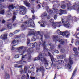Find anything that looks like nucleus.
Masks as SVG:
<instances>
[{
  "label": "nucleus",
  "mask_w": 79,
  "mask_h": 79,
  "mask_svg": "<svg viewBox=\"0 0 79 79\" xmlns=\"http://www.w3.org/2000/svg\"><path fill=\"white\" fill-rule=\"evenodd\" d=\"M30 78L31 79H35V78L34 77H31Z\"/></svg>",
  "instance_id": "obj_60"
},
{
  "label": "nucleus",
  "mask_w": 79,
  "mask_h": 79,
  "mask_svg": "<svg viewBox=\"0 0 79 79\" xmlns=\"http://www.w3.org/2000/svg\"><path fill=\"white\" fill-rule=\"evenodd\" d=\"M68 3H67V10H69L71 9L72 6L70 5H71V2L70 1H68Z\"/></svg>",
  "instance_id": "obj_18"
},
{
  "label": "nucleus",
  "mask_w": 79,
  "mask_h": 79,
  "mask_svg": "<svg viewBox=\"0 0 79 79\" xmlns=\"http://www.w3.org/2000/svg\"><path fill=\"white\" fill-rule=\"evenodd\" d=\"M4 30H5V28H2L1 30V31H3Z\"/></svg>",
  "instance_id": "obj_63"
},
{
  "label": "nucleus",
  "mask_w": 79,
  "mask_h": 79,
  "mask_svg": "<svg viewBox=\"0 0 79 79\" xmlns=\"http://www.w3.org/2000/svg\"><path fill=\"white\" fill-rule=\"evenodd\" d=\"M18 42H16V41L15 40H14L12 42V44H13V46H15L17 45V44H16Z\"/></svg>",
  "instance_id": "obj_25"
},
{
  "label": "nucleus",
  "mask_w": 79,
  "mask_h": 79,
  "mask_svg": "<svg viewBox=\"0 0 79 79\" xmlns=\"http://www.w3.org/2000/svg\"><path fill=\"white\" fill-rule=\"evenodd\" d=\"M41 45H42V43H41V42H40L38 43V47H39V48L40 47V46H41Z\"/></svg>",
  "instance_id": "obj_45"
},
{
  "label": "nucleus",
  "mask_w": 79,
  "mask_h": 79,
  "mask_svg": "<svg viewBox=\"0 0 79 79\" xmlns=\"http://www.w3.org/2000/svg\"><path fill=\"white\" fill-rule=\"evenodd\" d=\"M45 68L46 69H50L52 67V64H49L48 63L45 64Z\"/></svg>",
  "instance_id": "obj_15"
},
{
  "label": "nucleus",
  "mask_w": 79,
  "mask_h": 79,
  "mask_svg": "<svg viewBox=\"0 0 79 79\" xmlns=\"http://www.w3.org/2000/svg\"><path fill=\"white\" fill-rule=\"evenodd\" d=\"M26 78V76L24 75H23L22 77L21 78V79H24Z\"/></svg>",
  "instance_id": "obj_46"
},
{
  "label": "nucleus",
  "mask_w": 79,
  "mask_h": 79,
  "mask_svg": "<svg viewBox=\"0 0 79 79\" xmlns=\"http://www.w3.org/2000/svg\"><path fill=\"white\" fill-rule=\"evenodd\" d=\"M14 66L15 68H18V64H15L14 65Z\"/></svg>",
  "instance_id": "obj_52"
},
{
  "label": "nucleus",
  "mask_w": 79,
  "mask_h": 79,
  "mask_svg": "<svg viewBox=\"0 0 79 79\" xmlns=\"http://www.w3.org/2000/svg\"><path fill=\"white\" fill-rule=\"evenodd\" d=\"M43 7H44V6H45L47 5V3L45 2H43Z\"/></svg>",
  "instance_id": "obj_44"
},
{
  "label": "nucleus",
  "mask_w": 79,
  "mask_h": 79,
  "mask_svg": "<svg viewBox=\"0 0 79 79\" xmlns=\"http://www.w3.org/2000/svg\"><path fill=\"white\" fill-rule=\"evenodd\" d=\"M27 55H28L27 54H26L25 55H24L23 56H22V59H23V58H24L25 56H26Z\"/></svg>",
  "instance_id": "obj_56"
},
{
  "label": "nucleus",
  "mask_w": 79,
  "mask_h": 79,
  "mask_svg": "<svg viewBox=\"0 0 79 79\" xmlns=\"http://www.w3.org/2000/svg\"><path fill=\"white\" fill-rule=\"evenodd\" d=\"M27 69H28V68L27 67L25 66L24 69L25 73H27Z\"/></svg>",
  "instance_id": "obj_34"
},
{
  "label": "nucleus",
  "mask_w": 79,
  "mask_h": 79,
  "mask_svg": "<svg viewBox=\"0 0 79 79\" xmlns=\"http://www.w3.org/2000/svg\"><path fill=\"white\" fill-rule=\"evenodd\" d=\"M68 16L69 18H70L71 17V14H68Z\"/></svg>",
  "instance_id": "obj_57"
},
{
  "label": "nucleus",
  "mask_w": 79,
  "mask_h": 79,
  "mask_svg": "<svg viewBox=\"0 0 79 79\" xmlns=\"http://www.w3.org/2000/svg\"><path fill=\"white\" fill-rule=\"evenodd\" d=\"M14 58H19V54L15 55L14 56Z\"/></svg>",
  "instance_id": "obj_40"
},
{
  "label": "nucleus",
  "mask_w": 79,
  "mask_h": 79,
  "mask_svg": "<svg viewBox=\"0 0 79 79\" xmlns=\"http://www.w3.org/2000/svg\"><path fill=\"white\" fill-rule=\"evenodd\" d=\"M46 42L45 41H44L42 44V45L43 47V50L44 51H47V45L45 44Z\"/></svg>",
  "instance_id": "obj_14"
},
{
  "label": "nucleus",
  "mask_w": 79,
  "mask_h": 79,
  "mask_svg": "<svg viewBox=\"0 0 79 79\" xmlns=\"http://www.w3.org/2000/svg\"><path fill=\"white\" fill-rule=\"evenodd\" d=\"M19 30H17L16 31H15L14 32V34H16L18 33V32H19Z\"/></svg>",
  "instance_id": "obj_41"
},
{
  "label": "nucleus",
  "mask_w": 79,
  "mask_h": 79,
  "mask_svg": "<svg viewBox=\"0 0 79 79\" xmlns=\"http://www.w3.org/2000/svg\"><path fill=\"white\" fill-rule=\"evenodd\" d=\"M19 12L21 15H25L26 14V7L23 6H21L20 7V9L19 10Z\"/></svg>",
  "instance_id": "obj_8"
},
{
  "label": "nucleus",
  "mask_w": 79,
  "mask_h": 79,
  "mask_svg": "<svg viewBox=\"0 0 79 79\" xmlns=\"http://www.w3.org/2000/svg\"><path fill=\"white\" fill-rule=\"evenodd\" d=\"M27 63V62L26 61H24L23 60H21V61L17 62V63L19 64H23V63Z\"/></svg>",
  "instance_id": "obj_17"
},
{
  "label": "nucleus",
  "mask_w": 79,
  "mask_h": 79,
  "mask_svg": "<svg viewBox=\"0 0 79 79\" xmlns=\"http://www.w3.org/2000/svg\"><path fill=\"white\" fill-rule=\"evenodd\" d=\"M8 8L9 10H11V9L12 10H13V9H14V6H13V5H9L8 6Z\"/></svg>",
  "instance_id": "obj_26"
},
{
  "label": "nucleus",
  "mask_w": 79,
  "mask_h": 79,
  "mask_svg": "<svg viewBox=\"0 0 79 79\" xmlns=\"http://www.w3.org/2000/svg\"><path fill=\"white\" fill-rule=\"evenodd\" d=\"M24 4L26 5V6L28 7L29 6V5H30V3H29V2L26 1H24Z\"/></svg>",
  "instance_id": "obj_27"
},
{
  "label": "nucleus",
  "mask_w": 79,
  "mask_h": 79,
  "mask_svg": "<svg viewBox=\"0 0 79 79\" xmlns=\"http://www.w3.org/2000/svg\"><path fill=\"white\" fill-rule=\"evenodd\" d=\"M23 48H24V46H22L18 48H17V49L19 51V53H21V54H20V55H22V56L23 55V54H24V53H25V51L23 50V51H20V50H23Z\"/></svg>",
  "instance_id": "obj_11"
},
{
  "label": "nucleus",
  "mask_w": 79,
  "mask_h": 79,
  "mask_svg": "<svg viewBox=\"0 0 79 79\" xmlns=\"http://www.w3.org/2000/svg\"><path fill=\"white\" fill-rule=\"evenodd\" d=\"M20 72L21 73V74H23L24 73V70H23V69H21L20 70Z\"/></svg>",
  "instance_id": "obj_48"
},
{
  "label": "nucleus",
  "mask_w": 79,
  "mask_h": 79,
  "mask_svg": "<svg viewBox=\"0 0 79 79\" xmlns=\"http://www.w3.org/2000/svg\"><path fill=\"white\" fill-rule=\"evenodd\" d=\"M49 21L52 23V26L54 27V29L56 28V26L58 27H60V26H61V25H60V24H63L64 26L65 27L67 28H69V27L71 26V25H70V23H67L66 21H65L64 19H62V22L60 21L59 23L57 22H56L55 23L53 22V19H52L51 20H49Z\"/></svg>",
  "instance_id": "obj_1"
},
{
  "label": "nucleus",
  "mask_w": 79,
  "mask_h": 79,
  "mask_svg": "<svg viewBox=\"0 0 79 79\" xmlns=\"http://www.w3.org/2000/svg\"><path fill=\"white\" fill-rule=\"evenodd\" d=\"M17 14H18V12L16 11H14L13 12V15H14L13 16L12 20L13 21L15 20L16 19V15H17Z\"/></svg>",
  "instance_id": "obj_16"
},
{
  "label": "nucleus",
  "mask_w": 79,
  "mask_h": 79,
  "mask_svg": "<svg viewBox=\"0 0 79 79\" xmlns=\"http://www.w3.org/2000/svg\"><path fill=\"white\" fill-rule=\"evenodd\" d=\"M7 26L8 29H12V25L11 23H8L7 24Z\"/></svg>",
  "instance_id": "obj_22"
},
{
  "label": "nucleus",
  "mask_w": 79,
  "mask_h": 79,
  "mask_svg": "<svg viewBox=\"0 0 79 79\" xmlns=\"http://www.w3.org/2000/svg\"><path fill=\"white\" fill-rule=\"evenodd\" d=\"M16 38H20L21 37L20 35L17 36L16 37Z\"/></svg>",
  "instance_id": "obj_64"
},
{
  "label": "nucleus",
  "mask_w": 79,
  "mask_h": 79,
  "mask_svg": "<svg viewBox=\"0 0 79 79\" xmlns=\"http://www.w3.org/2000/svg\"><path fill=\"white\" fill-rule=\"evenodd\" d=\"M44 37L46 39H48V38H50V36L47 35H44Z\"/></svg>",
  "instance_id": "obj_42"
},
{
  "label": "nucleus",
  "mask_w": 79,
  "mask_h": 79,
  "mask_svg": "<svg viewBox=\"0 0 79 79\" xmlns=\"http://www.w3.org/2000/svg\"><path fill=\"white\" fill-rule=\"evenodd\" d=\"M6 15L7 16H11V12H10V11H7L6 12Z\"/></svg>",
  "instance_id": "obj_28"
},
{
  "label": "nucleus",
  "mask_w": 79,
  "mask_h": 79,
  "mask_svg": "<svg viewBox=\"0 0 79 79\" xmlns=\"http://www.w3.org/2000/svg\"><path fill=\"white\" fill-rule=\"evenodd\" d=\"M4 2V0H0V3H1V2ZM5 8V7L3 6H2V5H1L0 4V10H2L3 8Z\"/></svg>",
  "instance_id": "obj_23"
},
{
  "label": "nucleus",
  "mask_w": 79,
  "mask_h": 79,
  "mask_svg": "<svg viewBox=\"0 0 79 79\" xmlns=\"http://www.w3.org/2000/svg\"><path fill=\"white\" fill-rule=\"evenodd\" d=\"M30 46H32L31 48L34 47V43H30Z\"/></svg>",
  "instance_id": "obj_50"
},
{
  "label": "nucleus",
  "mask_w": 79,
  "mask_h": 79,
  "mask_svg": "<svg viewBox=\"0 0 79 79\" xmlns=\"http://www.w3.org/2000/svg\"><path fill=\"white\" fill-rule=\"evenodd\" d=\"M54 19H57V15H55L54 17Z\"/></svg>",
  "instance_id": "obj_51"
},
{
  "label": "nucleus",
  "mask_w": 79,
  "mask_h": 79,
  "mask_svg": "<svg viewBox=\"0 0 79 79\" xmlns=\"http://www.w3.org/2000/svg\"><path fill=\"white\" fill-rule=\"evenodd\" d=\"M56 32H57V34H59V35H63V36L64 35V36L67 37H68L69 36V33H68L67 31H66L65 32H61L60 30H57Z\"/></svg>",
  "instance_id": "obj_6"
},
{
  "label": "nucleus",
  "mask_w": 79,
  "mask_h": 79,
  "mask_svg": "<svg viewBox=\"0 0 79 79\" xmlns=\"http://www.w3.org/2000/svg\"><path fill=\"white\" fill-rule=\"evenodd\" d=\"M56 62H57L59 64H61L62 63H63V61L61 60H56Z\"/></svg>",
  "instance_id": "obj_33"
},
{
  "label": "nucleus",
  "mask_w": 79,
  "mask_h": 79,
  "mask_svg": "<svg viewBox=\"0 0 79 79\" xmlns=\"http://www.w3.org/2000/svg\"><path fill=\"white\" fill-rule=\"evenodd\" d=\"M69 63H68L67 66L69 69H71V65H72V64L74 63V62L71 59V57H69Z\"/></svg>",
  "instance_id": "obj_10"
},
{
  "label": "nucleus",
  "mask_w": 79,
  "mask_h": 79,
  "mask_svg": "<svg viewBox=\"0 0 79 79\" xmlns=\"http://www.w3.org/2000/svg\"><path fill=\"white\" fill-rule=\"evenodd\" d=\"M54 52L56 53H59V51H58V50H55Z\"/></svg>",
  "instance_id": "obj_54"
},
{
  "label": "nucleus",
  "mask_w": 79,
  "mask_h": 79,
  "mask_svg": "<svg viewBox=\"0 0 79 79\" xmlns=\"http://www.w3.org/2000/svg\"><path fill=\"white\" fill-rule=\"evenodd\" d=\"M71 43H72V44H73V43H74V39L72 38Z\"/></svg>",
  "instance_id": "obj_55"
},
{
  "label": "nucleus",
  "mask_w": 79,
  "mask_h": 79,
  "mask_svg": "<svg viewBox=\"0 0 79 79\" xmlns=\"http://www.w3.org/2000/svg\"><path fill=\"white\" fill-rule=\"evenodd\" d=\"M73 50L74 52H76L77 51V48H73Z\"/></svg>",
  "instance_id": "obj_53"
},
{
  "label": "nucleus",
  "mask_w": 79,
  "mask_h": 79,
  "mask_svg": "<svg viewBox=\"0 0 79 79\" xmlns=\"http://www.w3.org/2000/svg\"><path fill=\"white\" fill-rule=\"evenodd\" d=\"M31 12L32 13H33L34 14V12H35V11H34V10H31Z\"/></svg>",
  "instance_id": "obj_62"
},
{
  "label": "nucleus",
  "mask_w": 79,
  "mask_h": 79,
  "mask_svg": "<svg viewBox=\"0 0 79 79\" xmlns=\"http://www.w3.org/2000/svg\"><path fill=\"white\" fill-rule=\"evenodd\" d=\"M37 47V43L36 42L34 43L33 47Z\"/></svg>",
  "instance_id": "obj_43"
},
{
  "label": "nucleus",
  "mask_w": 79,
  "mask_h": 79,
  "mask_svg": "<svg viewBox=\"0 0 79 79\" xmlns=\"http://www.w3.org/2000/svg\"><path fill=\"white\" fill-rule=\"evenodd\" d=\"M48 13V14H49V15H52V13H53V10L49 9V11H47Z\"/></svg>",
  "instance_id": "obj_30"
},
{
  "label": "nucleus",
  "mask_w": 79,
  "mask_h": 79,
  "mask_svg": "<svg viewBox=\"0 0 79 79\" xmlns=\"http://www.w3.org/2000/svg\"><path fill=\"white\" fill-rule=\"evenodd\" d=\"M35 18V15H33L32 16V19H34Z\"/></svg>",
  "instance_id": "obj_61"
},
{
  "label": "nucleus",
  "mask_w": 79,
  "mask_h": 79,
  "mask_svg": "<svg viewBox=\"0 0 79 79\" xmlns=\"http://www.w3.org/2000/svg\"><path fill=\"white\" fill-rule=\"evenodd\" d=\"M47 45L50 47L49 49L50 50H53V49H54L55 47V46H54V45L52 43L48 44H47Z\"/></svg>",
  "instance_id": "obj_13"
},
{
  "label": "nucleus",
  "mask_w": 79,
  "mask_h": 79,
  "mask_svg": "<svg viewBox=\"0 0 79 79\" xmlns=\"http://www.w3.org/2000/svg\"><path fill=\"white\" fill-rule=\"evenodd\" d=\"M5 13V10H1L0 11V14H2V15H3Z\"/></svg>",
  "instance_id": "obj_36"
},
{
  "label": "nucleus",
  "mask_w": 79,
  "mask_h": 79,
  "mask_svg": "<svg viewBox=\"0 0 79 79\" xmlns=\"http://www.w3.org/2000/svg\"><path fill=\"white\" fill-rule=\"evenodd\" d=\"M10 79V75L7 73H6V79Z\"/></svg>",
  "instance_id": "obj_31"
},
{
  "label": "nucleus",
  "mask_w": 79,
  "mask_h": 79,
  "mask_svg": "<svg viewBox=\"0 0 79 79\" xmlns=\"http://www.w3.org/2000/svg\"><path fill=\"white\" fill-rule=\"evenodd\" d=\"M65 51V50L64 49H62L60 50V52L61 53H64Z\"/></svg>",
  "instance_id": "obj_47"
},
{
  "label": "nucleus",
  "mask_w": 79,
  "mask_h": 79,
  "mask_svg": "<svg viewBox=\"0 0 79 79\" xmlns=\"http://www.w3.org/2000/svg\"><path fill=\"white\" fill-rule=\"evenodd\" d=\"M43 56L42 55V54L41 53H40L38 56V57H36L34 60V61H37L38 60H40V61H41V63L43 62V60L42 59V58H43Z\"/></svg>",
  "instance_id": "obj_9"
},
{
  "label": "nucleus",
  "mask_w": 79,
  "mask_h": 79,
  "mask_svg": "<svg viewBox=\"0 0 79 79\" xmlns=\"http://www.w3.org/2000/svg\"><path fill=\"white\" fill-rule=\"evenodd\" d=\"M47 16V14L46 12H45L43 13V14L41 15V17L42 18H43V16Z\"/></svg>",
  "instance_id": "obj_32"
},
{
  "label": "nucleus",
  "mask_w": 79,
  "mask_h": 79,
  "mask_svg": "<svg viewBox=\"0 0 79 79\" xmlns=\"http://www.w3.org/2000/svg\"><path fill=\"white\" fill-rule=\"evenodd\" d=\"M54 11L55 13H56V14H59L60 15H62V14H67V11L66 10H64L60 9L59 10L57 9L54 8Z\"/></svg>",
  "instance_id": "obj_5"
},
{
  "label": "nucleus",
  "mask_w": 79,
  "mask_h": 79,
  "mask_svg": "<svg viewBox=\"0 0 79 79\" xmlns=\"http://www.w3.org/2000/svg\"><path fill=\"white\" fill-rule=\"evenodd\" d=\"M43 61L44 64L45 65L48 63V61H47V60L46 58H43Z\"/></svg>",
  "instance_id": "obj_20"
},
{
  "label": "nucleus",
  "mask_w": 79,
  "mask_h": 79,
  "mask_svg": "<svg viewBox=\"0 0 79 79\" xmlns=\"http://www.w3.org/2000/svg\"><path fill=\"white\" fill-rule=\"evenodd\" d=\"M66 7V5L63 4L61 6V8L62 9H64Z\"/></svg>",
  "instance_id": "obj_38"
},
{
  "label": "nucleus",
  "mask_w": 79,
  "mask_h": 79,
  "mask_svg": "<svg viewBox=\"0 0 79 79\" xmlns=\"http://www.w3.org/2000/svg\"><path fill=\"white\" fill-rule=\"evenodd\" d=\"M30 42H31V41L29 38H27V45H29V44H30Z\"/></svg>",
  "instance_id": "obj_37"
},
{
  "label": "nucleus",
  "mask_w": 79,
  "mask_h": 79,
  "mask_svg": "<svg viewBox=\"0 0 79 79\" xmlns=\"http://www.w3.org/2000/svg\"><path fill=\"white\" fill-rule=\"evenodd\" d=\"M79 40L77 41L75 43V45H79Z\"/></svg>",
  "instance_id": "obj_39"
},
{
  "label": "nucleus",
  "mask_w": 79,
  "mask_h": 79,
  "mask_svg": "<svg viewBox=\"0 0 79 79\" xmlns=\"http://www.w3.org/2000/svg\"><path fill=\"white\" fill-rule=\"evenodd\" d=\"M2 24H4V23H5V20H3L2 21Z\"/></svg>",
  "instance_id": "obj_59"
},
{
  "label": "nucleus",
  "mask_w": 79,
  "mask_h": 79,
  "mask_svg": "<svg viewBox=\"0 0 79 79\" xmlns=\"http://www.w3.org/2000/svg\"><path fill=\"white\" fill-rule=\"evenodd\" d=\"M1 36L2 37V39L3 40H6V39L8 38L7 37V35H5V34H4L3 35H1Z\"/></svg>",
  "instance_id": "obj_19"
},
{
  "label": "nucleus",
  "mask_w": 79,
  "mask_h": 79,
  "mask_svg": "<svg viewBox=\"0 0 79 79\" xmlns=\"http://www.w3.org/2000/svg\"><path fill=\"white\" fill-rule=\"evenodd\" d=\"M46 9L47 11L48 10V9H49V7H48V6H46Z\"/></svg>",
  "instance_id": "obj_58"
},
{
  "label": "nucleus",
  "mask_w": 79,
  "mask_h": 79,
  "mask_svg": "<svg viewBox=\"0 0 79 79\" xmlns=\"http://www.w3.org/2000/svg\"><path fill=\"white\" fill-rule=\"evenodd\" d=\"M48 55L49 56H50L52 61L54 60V58H53V56L51 54V53L49 52H48Z\"/></svg>",
  "instance_id": "obj_21"
},
{
  "label": "nucleus",
  "mask_w": 79,
  "mask_h": 79,
  "mask_svg": "<svg viewBox=\"0 0 79 79\" xmlns=\"http://www.w3.org/2000/svg\"><path fill=\"white\" fill-rule=\"evenodd\" d=\"M53 40L55 42H60V44L61 45H65V44H66V40H63V39H61L60 40V38H58V36H53Z\"/></svg>",
  "instance_id": "obj_3"
},
{
  "label": "nucleus",
  "mask_w": 79,
  "mask_h": 79,
  "mask_svg": "<svg viewBox=\"0 0 79 79\" xmlns=\"http://www.w3.org/2000/svg\"><path fill=\"white\" fill-rule=\"evenodd\" d=\"M41 71L42 73V76H44L45 75V68L43 66H41L40 68H36V73Z\"/></svg>",
  "instance_id": "obj_7"
},
{
  "label": "nucleus",
  "mask_w": 79,
  "mask_h": 79,
  "mask_svg": "<svg viewBox=\"0 0 79 79\" xmlns=\"http://www.w3.org/2000/svg\"><path fill=\"white\" fill-rule=\"evenodd\" d=\"M40 25L41 26H42V27H45V25L44 23H43V24H41Z\"/></svg>",
  "instance_id": "obj_49"
},
{
  "label": "nucleus",
  "mask_w": 79,
  "mask_h": 79,
  "mask_svg": "<svg viewBox=\"0 0 79 79\" xmlns=\"http://www.w3.org/2000/svg\"><path fill=\"white\" fill-rule=\"evenodd\" d=\"M28 23V26L30 27H34V23L32 19H30L28 21H27L23 23L21 26V27L23 29L25 30L26 28V25Z\"/></svg>",
  "instance_id": "obj_2"
},
{
  "label": "nucleus",
  "mask_w": 79,
  "mask_h": 79,
  "mask_svg": "<svg viewBox=\"0 0 79 79\" xmlns=\"http://www.w3.org/2000/svg\"><path fill=\"white\" fill-rule=\"evenodd\" d=\"M14 8H15V9H17V10L18 9H19L20 8V6H19L17 5L16 6H15L14 7Z\"/></svg>",
  "instance_id": "obj_35"
},
{
  "label": "nucleus",
  "mask_w": 79,
  "mask_h": 79,
  "mask_svg": "<svg viewBox=\"0 0 79 79\" xmlns=\"http://www.w3.org/2000/svg\"><path fill=\"white\" fill-rule=\"evenodd\" d=\"M35 34H36L37 35H39L41 37V40L42 41V38L43 36L40 35V31H35L34 29L30 30V31H29V35H35Z\"/></svg>",
  "instance_id": "obj_4"
},
{
  "label": "nucleus",
  "mask_w": 79,
  "mask_h": 79,
  "mask_svg": "<svg viewBox=\"0 0 79 79\" xmlns=\"http://www.w3.org/2000/svg\"><path fill=\"white\" fill-rule=\"evenodd\" d=\"M37 39V36L34 35V37L31 39V41H35Z\"/></svg>",
  "instance_id": "obj_29"
},
{
  "label": "nucleus",
  "mask_w": 79,
  "mask_h": 79,
  "mask_svg": "<svg viewBox=\"0 0 79 79\" xmlns=\"http://www.w3.org/2000/svg\"><path fill=\"white\" fill-rule=\"evenodd\" d=\"M31 48L29 49L28 50H27V52L28 53V60H30L31 58V53H32V50H31Z\"/></svg>",
  "instance_id": "obj_12"
},
{
  "label": "nucleus",
  "mask_w": 79,
  "mask_h": 79,
  "mask_svg": "<svg viewBox=\"0 0 79 79\" xmlns=\"http://www.w3.org/2000/svg\"><path fill=\"white\" fill-rule=\"evenodd\" d=\"M57 59H62L64 58L63 55H58L57 56Z\"/></svg>",
  "instance_id": "obj_24"
}]
</instances>
